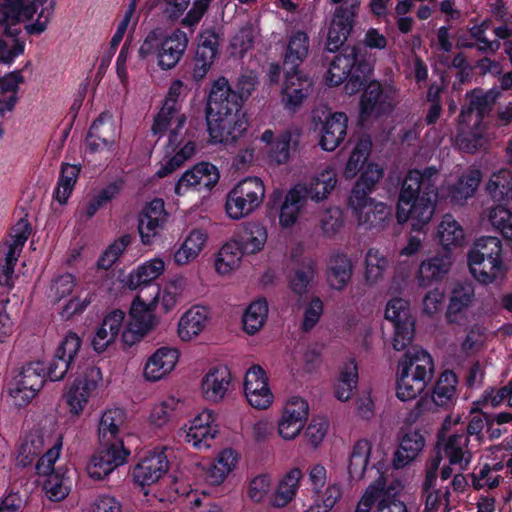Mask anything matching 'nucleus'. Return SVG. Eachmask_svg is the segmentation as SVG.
I'll return each instance as SVG.
<instances>
[{
	"label": "nucleus",
	"instance_id": "obj_35",
	"mask_svg": "<svg viewBox=\"0 0 512 512\" xmlns=\"http://www.w3.org/2000/svg\"><path fill=\"white\" fill-rule=\"evenodd\" d=\"M348 118L345 113L336 112L327 117L320 139L321 147L326 151L335 150L346 136Z\"/></svg>",
	"mask_w": 512,
	"mask_h": 512
},
{
	"label": "nucleus",
	"instance_id": "obj_48",
	"mask_svg": "<svg viewBox=\"0 0 512 512\" xmlns=\"http://www.w3.org/2000/svg\"><path fill=\"white\" fill-rule=\"evenodd\" d=\"M486 192L497 202H506L512 199V171L502 168L492 173L486 184Z\"/></svg>",
	"mask_w": 512,
	"mask_h": 512
},
{
	"label": "nucleus",
	"instance_id": "obj_11",
	"mask_svg": "<svg viewBox=\"0 0 512 512\" xmlns=\"http://www.w3.org/2000/svg\"><path fill=\"white\" fill-rule=\"evenodd\" d=\"M31 232L28 221L20 219L12 228L9 238L0 245V284L12 286L14 266Z\"/></svg>",
	"mask_w": 512,
	"mask_h": 512
},
{
	"label": "nucleus",
	"instance_id": "obj_15",
	"mask_svg": "<svg viewBox=\"0 0 512 512\" xmlns=\"http://www.w3.org/2000/svg\"><path fill=\"white\" fill-rule=\"evenodd\" d=\"M219 180L217 168L207 162L194 165L185 171L174 187L177 196H184L190 191H209Z\"/></svg>",
	"mask_w": 512,
	"mask_h": 512
},
{
	"label": "nucleus",
	"instance_id": "obj_7",
	"mask_svg": "<svg viewBox=\"0 0 512 512\" xmlns=\"http://www.w3.org/2000/svg\"><path fill=\"white\" fill-rule=\"evenodd\" d=\"M34 15L31 6H8L0 13V63L11 64L16 57L23 54L25 41L20 38V23Z\"/></svg>",
	"mask_w": 512,
	"mask_h": 512
},
{
	"label": "nucleus",
	"instance_id": "obj_41",
	"mask_svg": "<svg viewBox=\"0 0 512 512\" xmlns=\"http://www.w3.org/2000/svg\"><path fill=\"white\" fill-rule=\"evenodd\" d=\"M207 233L202 229L192 230L181 246L175 251L173 260L176 265L184 266L194 261L204 248Z\"/></svg>",
	"mask_w": 512,
	"mask_h": 512
},
{
	"label": "nucleus",
	"instance_id": "obj_6",
	"mask_svg": "<svg viewBox=\"0 0 512 512\" xmlns=\"http://www.w3.org/2000/svg\"><path fill=\"white\" fill-rule=\"evenodd\" d=\"M357 53L358 49L355 46L346 47L334 57L327 72L326 79L332 86H338L347 80L344 89L348 95L358 93L372 71L369 63H357Z\"/></svg>",
	"mask_w": 512,
	"mask_h": 512
},
{
	"label": "nucleus",
	"instance_id": "obj_25",
	"mask_svg": "<svg viewBox=\"0 0 512 512\" xmlns=\"http://www.w3.org/2000/svg\"><path fill=\"white\" fill-rule=\"evenodd\" d=\"M456 383V375L453 372L445 371L442 373L435 385L431 400L421 398L412 413L418 417L424 410L429 409L432 403L439 407H445L451 404L456 394Z\"/></svg>",
	"mask_w": 512,
	"mask_h": 512
},
{
	"label": "nucleus",
	"instance_id": "obj_12",
	"mask_svg": "<svg viewBox=\"0 0 512 512\" xmlns=\"http://www.w3.org/2000/svg\"><path fill=\"white\" fill-rule=\"evenodd\" d=\"M385 318L394 325L393 348L397 351L406 349L415 332V320L409 302L402 298L391 299L386 305Z\"/></svg>",
	"mask_w": 512,
	"mask_h": 512
},
{
	"label": "nucleus",
	"instance_id": "obj_42",
	"mask_svg": "<svg viewBox=\"0 0 512 512\" xmlns=\"http://www.w3.org/2000/svg\"><path fill=\"white\" fill-rule=\"evenodd\" d=\"M352 272L350 258L346 254H335L328 263L327 281L333 289L343 290L350 282Z\"/></svg>",
	"mask_w": 512,
	"mask_h": 512
},
{
	"label": "nucleus",
	"instance_id": "obj_34",
	"mask_svg": "<svg viewBox=\"0 0 512 512\" xmlns=\"http://www.w3.org/2000/svg\"><path fill=\"white\" fill-rule=\"evenodd\" d=\"M359 226L364 229H384L392 217L391 208L382 202L375 201L362 207L353 214Z\"/></svg>",
	"mask_w": 512,
	"mask_h": 512
},
{
	"label": "nucleus",
	"instance_id": "obj_47",
	"mask_svg": "<svg viewBox=\"0 0 512 512\" xmlns=\"http://www.w3.org/2000/svg\"><path fill=\"white\" fill-rule=\"evenodd\" d=\"M337 184V173L332 168H326L311 179L309 184H304L307 191V199L319 202L328 197Z\"/></svg>",
	"mask_w": 512,
	"mask_h": 512
},
{
	"label": "nucleus",
	"instance_id": "obj_50",
	"mask_svg": "<svg viewBox=\"0 0 512 512\" xmlns=\"http://www.w3.org/2000/svg\"><path fill=\"white\" fill-rule=\"evenodd\" d=\"M345 223L342 210L337 206H331L319 212L317 226L321 235L333 239L343 229Z\"/></svg>",
	"mask_w": 512,
	"mask_h": 512
},
{
	"label": "nucleus",
	"instance_id": "obj_63",
	"mask_svg": "<svg viewBox=\"0 0 512 512\" xmlns=\"http://www.w3.org/2000/svg\"><path fill=\"white\" fill-rule=\"evenodd\" d=\"M365 263V278L369 283L373 284L382 279L384 271L388 267V260L379 250L369 249L366 254Z\"/></svg>",
	"mask_w": 512,
	"mask_h": 512
},
{
	"label": "nucleus",
	"instance_id": "obj_29",
	"mask_svg": "<svg viewBox=\"0 0 512 512\" xmlns=\"http://www.w3.org/2000/svg\"><path fill=\"white\" fill-rule=\"evenodd\" d=\"M126 421V413L121 408L107 409L98 426L99 445L123 442L121 432Z\"/></svg>",
	"mask_w": 512,
	"mask_h": 512
},
{
	"label": "nucleus",
	"instance_id": "obj_33",
	"mask_svg": "<svg viewBox=\"0 0 512 512\" xmlns=\"http://www.w3.org/2000/svg\"><path fill=\"white\" fill-rule=\"evenodd\" d=\"M124 318L125 314L121 310H114L104 317L101 326L92 339V346L95 351L103 352L115 341Z\"/></svg>",
	"mask_w": 512,
	"mask_h": 512
},
{
	"label": "nucleus",
	"instance_id": "obj_8",
	"mask_svg": "<svg viewBox=\"0 0 512 512\" xmlns=\"http://www.w3.org/2000/svg\"><path fill=\"white\" fill-rule=\"evenodd\" d=\"M265 197L263 181L258 177L241 180L227 195L226 212L234 220L246 217L260 206Z\"/></svg>",
	"mask_w": 512,
	"mask_h": 512
},
{
	"label": "nucleus",
	"instance_id": "obj_39",
	"mask_svg": "<svg viewBox=\"0 0 512 512\" xmlns=\"http://www.w3.org/2000/svg\"><path fill=\"white\" fill-rule=\"evenodd\" d=\"M495 99L496 94L492 91H473L470 95L469 105L461 110L459 115L460 121L466 123L474 118L475 124L480 122L481 119L491 110Z\"/></svg>",
	"mask_w": 512,
	"mask_h": 512
},
{
	"label": "nucleus",
	"instance_id": "obj_5",
	"mask_svg": "<svg viewBox=\"0 0 512 512\" xmlns=\"http://www.w3.org/2000/svg\"><path fill=\"white\" fill-rule=\"evenodd\" d=\"M472 276L481 284H491L505 277L508 267L503 257L502 241L498 237L479 238L468 252Z\"/></svg>",
	"mask_w": 512,
	"mask_h": 512
},
{
	"label": "nucleus",
	"instance_id": "obj_43",
	"mask_svg": "<svg viewBox=\"0 0 512 512\" xmlns=\"http://www.w3.org/2000/svg\"><path fill=\"white\" fill-rule=\"evenodd\" d=\"M451 258L448 255L435 256L423 261L418 270L417 280L420 286L427 287L439 281L449 272Z\"/></svg>",
	"mask_w": 512,
	"mask_h": 512
},
{
	"label": "nucleus",
	"instance_id": "obj_18",
	"mask_svg": "<svg viewBox=\"0 0 512 512\" xmlns=\"http://www.w3.org/2000/svg\"><path fill=\"white\" fill-rule=\"evenodd\" d=\"M80 347V337L74 332L67 333L57 348L53 360L46 367V374L51 381H60L64 378L68 370L73 367Z\"/></svg>",
	"mask_w": 512,
	"mask_h": 512
},
{
	"label": "nucleus",
	"instance_id": "obj_19",
	"mask_svg": "<svg viewBox=\"0 0 512 512\" xmlns=\"http://www.w3.org/2000/svg\"><path fill=\"white\" fill-rule=\"evenodd\" d=\"M166 448L155 450L145 455L133 469V477L141 486L158 482L168 471L169 461Z\"/></svg>",
	"mask_w": 512,
	"mask_h": 512
},
{
	"label": "nucleus",
	"instance_id": "obj_37",
	"mask_svg": "<svg viewBox=\"0 0 512 512\" xmlns=\"http://www.w3.org/2000/svg\"><path fill=\"white\" fill-rule=\"evenodd\" d=\"M425 446V439L419 431L407 432L394 453L393 467L403 468L417 458Z\"/></svg>",
	"mask_w": 512,
	"mask_h": 512
},
{
	"label": "nucleus",
	"instance_id": "obj_30",
	"mask_svg": "<svg viewBox=\"0 0 512 512\" xmlns=\"http://www.w3.org/2000/svg\"><path fill=\"white\" fill-rule=\"evenodd\" d=\"M231 379V372L227 366L211 368L202 380L204 397L214 402L222 400L229 389Z\"/></svg>",
	"mask_w": 512,
	"mask_h": 512
},
{
	"label": "nucleus",
	"instance_id": "obj_2",
	"mask_svg": "<svg viewBox=\"0 0 512 512\" xmlns=\"http://www.w3.org/2000/svg\"><path fill=\"white\" fill-rule=\"evenodd\" d=\"M207 126L212 142L224 144H233L247 129L241 97L224 77L212 85L207 105Z\"/></svg>",
	"mask_w": 512,
	"mask_h": 512
},
{
	"label": "nucleus",
	"instance_id": "obj_22",
	"mask_svg": "<svg viewBox=\"0 0 512 512\" xmlns=\"http://www.w3.org/2000/svg\"><path fill=\"white\" fill-rule=\"evenodd\" d=\"M285 70L281 102L285 109L294 112L307 97L311 88V80L301 73L299 69L291 70L285 68Z\"/></svg>",
	"mask_w": 512,
	"mask_h": 512
},
{
	"label": "nucleus",
	"instance_id": "obj_40",
	"mask_svg": "<svg viewBox=\"0 0 512 512\" xmlns=\"http://www.w3.org/2000/svg\"><path fill=\"white\" fill-rule=\"evenodd\" d=\"M267 241V230L259 223H247L234 239L244 254H255L264 248Z\"/></svg>",
	"mask_w": 512,
	"mask_h": 512
},
{
	"label": "nucleus",
	"instance_id": "obj_51",
	"mask_svg": "<svg viewBox=\"0 0 512 512\" xmlns=\"http://www.w3.org/2000/svg\"><path fill=\"white\" fill-rule=\"evenodd\" d=\"M237 462L236 455L232 449H224L210 464L206 472L207 480L218 485L232 471Z\"/></svg>",
	"mask_w": 512,
	"mask_h": 512
},
{
	"label": "nucleus",
	"instance_id": "obj_60",
	"mask_svg": "<svg viewBox=\"0 0 512 512\" xmlns=\"http://www.w3.org/2000/svg\"><path fill=\"white\" fill-rule=\"evenodd\" d=\"M79 172L80 168L76 165L62 164L60 177L54 195V198L60 204H65L70 197L76 184Z\"/></svg>",
	"mask_w": 512,
	"mask_h": 512
},
{
	"label": "nucleus",
	"instance_id": "obj_36",
	"mask_svg": "<svg viewBox=\"0 0 512 512\" xmlns=\"http://www.w3.org/2000/svg\"><path fill=\"white\" fill-rule=\"evenodd\" d=\"M482 173L477 168H470L465 171L458 181L449 188L448 197L457 205H463L469 198H472L481 182Z\"/></svg>",
	"mask_w": 512,
	"mask_h": 512
},
{
	"label": "nucleus",
	"instance_id": "obj_38",
	"mask_svg": "<svg viewBox=\"0 0 512 512\" xmlns=\"http://www.w3.org/2000/svg\"><path fill=\"white\" fill-rule=\"evenodd\" d=\"M208 311L202 306H193L186 311L178 323V335L183 341L197 337L206 327Z\"/></svg>",
	"mask_w": 512,
	"mask_h": 512
},
{
	"label": "nucleus",
	"instance_id": "obj_27",
	"mask_svg": "<svg viewBox=\"0 0 512 512\" xmlns=\"http://www.w3.org/2000/svg\"><path fill=\"white\" fill-rule=\"evenodd\" d=\"M308 203L306 186L297 184L290 189L280 209L279 222L284 228L294 226Z\"/></svg>",
	"mask_w": 512,
	"mask_h": 512
},
{
	"label": "nucleus",
	"instance_id": "obj_46",
	"mask_svg": "<svg viewBox=\"0 0 512 512\" xmlns=\"http://www.w3.org/2000/svg\"><path fill=\"white\" fill-rule=\"evenodd\" d=\"M310 48V40L307 33L297 31L288 40L284 56V68L298 69L307 58Z\"/></svg>",
	"mask_w": 512,
	"mask_h": 512
},
{
	"label": "nucleus",
	"instance_id": "obj_57",
	"mask_svg": "<svg viewBox=\"0 0 512 512\" xmlns=\"http://www.w3.org/2000/svg\"><path fill=\"white\" fill-rule=\"evenodd\" d=\"M300 133L298 129H287L277 138L272 147L270 156L278 164L286 163L290 158L291 150L299 143Z\"/></svg>",
	"mask_w": 512,
	"mask_h": 512
},
{
	"label": "nucleus",
	"instance_id": "obj_26",
	"mask_svg": "<svg viewBox=\"0 0 512 512\" xmlns=\"http://www.w3.org/2000/svg\"><path fill=\"white\" fill-rule=\"evenodd\" d=\"M159 287H152V293L146 296L144 289L134 299L130 308V320L128 323L136 324L139 328L148 333L155 324L153 310L157 304Z\"/></svg>",
	"mask_w": 512,
	"mask_h": 512
},
{
	"label": "nucleus",
	"instance_id": "obj_55",
	"mask_svg": "<svg viewBox=\"0 0 512 512\" xmlns=\"http://www.w3.org/2000/svg\"><path fill=\"white\" fill-rule=\"evenodd\" d=\"M371 453V444L365 439L355 443L349 458L348 473L352 479L359 480L367 468Z\"/></svg>",
	"mask_w": 512,
	"mask_h": 512
},
{
	"label": "nucleus",
	"instance_id": "obj_53",
	"mask_svg": "<svg viewBox=\"0 0 512 512\" xmlns=\"http://www.w3.org/2000/svg\"><path fill=\"white\" fill-rule=\"evenodd\" d=\"M44 448L43 436L39 433H30L17 449L15 462L18 467H27L42 453Z\"/></svg>",
	"mask_w": 512,
	"mask_h": 512
},
{
	"label": "nucleus",
	"instance_id": "obj_44",
	"mask_svg": "<svg viewBox=\"0 0 512 512\" xmlns=\"http://www.w3.org/2000/svg\"><path fill=\"white\" fill-rule=\"evenodd\" d=\"M315 274V261L311 258L302 259L288 276V286L290 290L298 296L305 295L309 291Z\"/></svg>",
	"mask_w": 512,
	"mask_h": 512
},
{
	"label": "nucleus",
	"instance_id": "obj_58",
	"mask_svg": "<svg viewBox=\"0 0 512 512\" xmlns=\"http://www.w3.org/2000/svg\"><path fill=\"white\" fill-rule=\"evenodd\" d=\"M164 269L165 263L162 259H152L140 266L133 274H131L130 283L136 287L144 285L145 287L143 289L145 293V289L147 288L152 291L153 286H148V284L157 279L163 273Z\"/></svg>",
	"mask_w": 512,
	"mask_h": 512
},
{
	"label": "nucleus",
	"instance_id": "obj_28",
	"mask_svg": "<svg viewBox=\"0 0 512 512\" xmlns=\"http://www.w3.org/2000/svg\"><path fill=\"white\" fill-rule=\"evenodd\" d=\"M470 439L463 433H453L442 442V452L450 465L458 466L459 470H466L469 466L473 452L469 446Z\"/></svg>",
	"mask_w": 512,
	"mask_h": 512
},
{
	"label": "nucleus",
	"instance_id": "obj_24",
	"mask_svg": "<svg viewBox=\"0 0 512 512\" xmlns=\"http://www.w3.org/2000/svg\"><path fill=\"white\" fill-rule=\"evenodd\" d=\"M188 45L187 34L176 29L163 37L157 48V64L162 70L174 68L181 60Z\"/></svg>",
	"mask_w": 512,
	"mask_h": 512
},
{
	"label": "nucleus",
	"instance_id": "obj_52",
	"mask_svg": "<svg viewBox=\"0 0 512 512\" xmlns=\"http://www.w3.org/2000/svg\"><path fill=\"white\" fill-rule=\"evenodd\" d=\"M438 237L441 245L446 249L461 246L465 241L463 227L451 214L443 216L438 226Z\"/></svg>",
	"mask_w": 512,
	"mask_h": 512
},
{
	"label": "nucleus",
	"instance_id": "obj_1",
	"mask_svg": "<svg viewBox=\"0 0 512 512\" xmlns=\"http://www.w3.org/2000/svg\"><path fill=\"white\" fill-rule=\"evenodd\" d=\"M180 80L172 82L167 98L158 114L154 118L151 131L154 135H163L169 128L168 143L165 155L156 172L157 177L164 178L184 165L195 153L196 145L192 138L186 135V117L180 112L181 106L177 102L183 91Z\"/></svg>",
	"mask_w": 512,
	"mask_h": 512
},
{
	"label": "nucleus",
	"instance_id": "obj_17",
	"mask_svg": "<svg viewBox=\"0 0 512 512\" xmlns=\"http://www.w3.org/2000/svg\"><path fill=\"white\" fill-rule=\"evenodd\" d=\"M244 392L247 401L255 409L264 410L273 402V394L268 386V377L259 365L251 366L244 378Z\"/></svg>",
	"mask_w": 512,
	"mask_h": 512
},
{
	"label": "nucleus",
	"instance_id": "obj_45",
	"mask_svg": "<svg viewBox=\"0 0 512 512\" xmlns=\"http://www.w3.org/2000/svg\"><path fill=\"white\" fill-rule=\"evenodd\" d=\"M302 476L300 469L290 470L279 482L276 491L273 493L270 500L271 505L276 508L287 506L295 498Z\"/></svg>",
	"mask_w": 512,
	"mask_h": 512
},
{
	"label": "nucleus",
	"instance_id": "obj_32",
	"mask_svg": "<svg viewBox=\"0 0 512 512\" xmlns=\"http://www.w3.org/2000/svg\"><path fill=\"white\" fill-rule=\"evenodd\" d=\"M115 139L116 129L111 116L102 114L91 125L86 144L92 152H96L112 145Z\"/></svg>",
	"mask_w": 512,
	"mask_h": 512
},
{
	"label": "nucleus",
	"instance_id": "obj_9",
	"mask_svg": "<svg viewBox=\"0 0 512 512\" xmlns=\"http://www.w3.org/2000/svg\"><path fill=\"white\" fill-rule=\"evenodd\" d=\"M46 366L42 362H30L24 365L13 377L9 394L14 405L27 406L43 387Z\"/></svg>",
	"mask_w": 512,
	"mask_h": 512
},
{
	"label": "nucleus",
	"instance_id": "obj_31",
	"mask_svg": "<svg viewBox=\"0 0 512 512\" xmlns=\"http://www.w3.org/2000/svg\"><path fill=\"white\" fill-rule=\"evenodd\" d=\"M178 351L174 348H159L147 361L144 376L149 381H158L168 375L178 361Z\"/></svg>",
	"mask_w": 512,
	"mask_h": 512
},
{
	"label": "nucleus",
	"instance_id": "obj_59",
	"mask_svg": "<svg viewBox=\"0 0 512 512\" xmlns=\"http://www.w3.org/2000/svg\"><path fill=\"white\" fill-rule=\"evenodd\" d=\"M358 371L357 364L354 360H350L341 370L340 378L335 389V395L340 401L349 400L353 391L357 386Z\"/></svg>",
	"mask_w": 512,
	"mask_h": 512
},
{
	"label": "nucleus",
	"instance_id": "obj_16",
	"mask_svg": "<svg viewBox=\"0 0 512 512\" xmlns=\"http://www.w3.org/2000/svg\"><path fill=\"white\" fill-rule=\"evenodd\" d=\"M215 421L213 412L204 410L191 421L188 429L179 432V436L198 450L208 449L218 432Z\"/></svg>",
	"mask_w": 512,
	"mask_h": 512
},
{
	"label": "nucleus",
	"instance_id": "obj_3",
	"mask_svg": "<svg viewBox=\"0 0 512 512\" xmlns=\"http://www.w3.org/2000/svg\"><path fill=\"white\" fill-rule=\"evenodd\" d=\"M439 171L436 167H427L423 171L409 170L403 179L398 203L396 218L403 224L409 219L421 226L428 223L435 211L438 199Z\"/></svg>",
	"mask_w": 512,
	"mask_h": 512
},
{
	"label": "nucleus",
	"instance_id": "obj_21",
	"mask_svg": "<svg viewBox=\"0 0 512 512\" xmlns=\"http://www.w3.org/2000/svg\"><path fill=\"white\" fill-rule=\"evenodd\" d=\"M309 413V406L305 399L292 397L284 408L278 423L279 435L285 440L294 439L302 430Z\"/></svg>",
	"mask_w": 512,
	"mask_h": 512
},
{
	"label": "nucleus",
	"instance_id": "obj_20",
	"mask_svg": "<svg viewBox=\"0 0 512 512\" xmlns=\"http://www.w3.org/2000/svg\"><path fill=\"white\" fill-rule=\"evenodd\" d=\"M396 103V98L391 91L383 90L379 82L372 81L366 86L361 96V118L388 113L393 110Z\"/></svg>",
	"mask_w": 512,
	"mask_h": 512
},
{
	"label": "nucleus",
	"instance_id": "obj_13",
	"mask_svg": "<svg viewBox=\"0 0 512 512\" xmlns=\"http://www.w3.org/2000/svg\"><path fill=\"white\" fill-rule=\"evenodd\" d=\"M129 454L130 452L125 449L123 442L100 445L87 465L86 469L89 477L95 480L106 478L117 467L127 461Z\"/></svg>",
	"mask_w": 512,
	"mask_h": 512
},
{
	"label": "nucleus",
	"instance_id": "obj_62",
	"mask_svg": "<svg viewBox=\"0 0 512 512\" xmlns=\"http://www.w3.org/2000/svg\"><path fill=\"white\" fill-rule=\"evenodd\" d=\"M371 140L368 137L361 138L354 147L344 170V177L352 179L363 167L371 150Z\"/></svg>",
	"mask_w": 512,
	"mask_h": 512
},
{
	"label": "nucleus",
	"instance_id": "obj_56",
	"mask_svg": "<svg viewBox=\"0 0 512 512\" xmlns=\"http://www.w3.org/2000/svg\"><path fill=\"white\" fill-rule=\"evenodd\" d=\"M243 255V251L234 240L227 242L218 252L215 261L216 271L221 275L231 273L239 267Z\"/></svg>",
	"mask_w": 512,
	"mask_h": 512
},
{
	"label": "nucleus",
	"instance_id": "obj_14",
	"mask_svg": "<svg viewBox=\"0 0 512 512\" xmlns=\"http://www.w3.org/2000/svg\"><path fill=\"white\" fill-rule=\"evenodd\" d=\"M476 302L475 286L469 280L457 281L449 289L445 318L449 324H464Z\"/></svg>",
	"mask_w": 512,
	"mask_h": 512
},
{
	"label": "nucleus",
	"instance_id": "obj_23",
	"mask_svg": "<svg viewBox=\"0 0 512 512\" xmlns=\"http://www.w3.org/2000/svg\"><path fill=\"white\" fill-rule=\"evenodd\" d=\"M167 220L164 202L161 199L152 200L139 217L138 231L145 245L151 244L160 234Z\"/></svg>",
	"mask_w": 512,
	"mask_h": 512
},
{
	"label": "nucleus",
	"instance_id": "obj_49",
	"mask_svg": "<svg viewBox=\"0 0 512 512\" xmlns=\"http://www.w3.org/2000/svg\"><path fill=\"white\" fill-rule=\"evenodd\" d=\"M268 316V303L265 298L253 301L245 310L242 322L243 329L249 335H254L264 326Z\"/></svg>",
	"mask_w": 512,
	"mask_h": 512
},
{
	"label": "nucleus",
	"instance_id": "obj_10",
	"mask_svg": "<svg viewBox=\"0 0 512 512\" xmlns=\"http://www.w3.org/2000/svg\"><path fill=\"white\" fill-rule=\"evenodd\" d=\"M337 5L327 34L326 47L330 52L339 49L350 35L358 15L361 0H330Z\"/></svg>",
	"mask_w": 512,
	"mask_h": 512
},
{
	"label": "nucleus",
	"instance_id": "obj_61",
	"mask_svg": "<svg viewBox=\"0 0 512 512\" xmlns=\"http://www.w3.org/2000/svg\"><path fill=\"white\" fill-rule=\"evenodd\" d=\"M76 286V277L71 273H63L53 277L46 290V297L52 303H58L70 295Z\"/></svg>",
	"mask_w": 512,
	"mask_h": 512
},
{
	"label": "nucleus",
	"instance_id": "obj_64",
	"mask_svg": "<svg viewBox=\"0 0 512 512\" xmlns=\"http://www.w3.org/2000/svg\"><path fill=\"white\" fill-rule=\"evenodd\" d=\"M488 29V22L483 21L479 25H474L469 29V34L474 40L476 50L483 54H495L501 44L498 40H488L486 37V31Z\"/></svg>",
	"mask_w": 512,
	"mask_h": 512
},
{
	"label": "nucleus",
	"instance_id": "obj_4",
	"mask_svg": "<svg viewBox=\"0 0 512 512\" xmlns=\"http://www.w3.org/2000/svg\"><path fill=\"white\" fill-rule=\"evenodd\" d=\"M433 374V360L427 351L419 347L407 350L397 365V398L401 401L415 399L425 390Z\"/></svg>",
	"mask_w": 512,
	"mask_h": 512
},
{
	"label": "nucleus",
	"instance_id": "obj_54",
	"mask_svg": "<svg viewBox=\"0 0 512 512\" xmlns=\"http://www.w3.org/2000/svg\"><path fill=\"white\" fill-rule=\"evenodd\" d=\"M119 193V187L116 184H110L99 191L90 200L82 203L78 208V216L81 220L92 218L99 209L105 207Z\"/></svg>",
	"mask_w": 512,
	"mask_h": 512
}]
</instances>
